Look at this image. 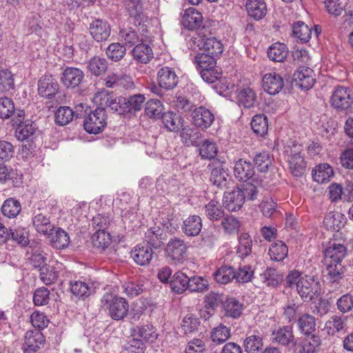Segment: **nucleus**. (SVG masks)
I'll return each instance as SVG.
<instances>
[{
    "label": "nucleus",
    "instance_id": "obj_1",
    "mask_svg": "<svg viewBox=\"0 0 353 353\" xmlns=\"http://www.w3.org/2000/svg\"><path fill=\"white\" fill-rule=\"evenodd\" d=\"M285 281L290 288L296 286L297 292L304 301H312L320 291V283L317 279L310 275H303L296 270L288 273Z\"/></svg>",
    "mask_w": 353,
    "mask_h": 353
},
{
    "label": "nucleus",
    "instance_id": "obj_2",
    "mask_svg": "<svg viewBox=\"0 0 353 353\" xmlns=\"http://www.w3.org/2000/svg\"><path fill=\"white\" fill-rule=\"evenodd\" d=\"M101 305L108 311L110 316L115 321L123 319L129 310L127 300L112 293L104 294L101 300Z\"/></svg>",
    "mask_w": 353,
    "mask_h": 353
},
{
    "label": "nucleus",
    "instance_id": "obj_3",
    "mask_svg": "<svg viewBox=\"0 0 353 353\" xmlns=\"http://www.w3.org/2000/svg\"><path fill=\"white\" fill-rule=\"evenodd\" d=\"M23 249L25 250V265L27 269H41L46 265V258L41 250V241L38 239L28 240L26 243L23 240Z\"/></svg>",
    "mask_w": 353,
    "mask_h": 353
},
{
    "label": "nucleus",
    "instance_id": "obj_4",
    "mask_svg": "<svg viewBox=\"0 0 353 353\" xmlns=\"http://www.w3.org/2000/svg\"><path fill=\"white\" fill-rule=\"evenodd\" d=\"M190 46L194 49L203 50V52L216 57L223 51V45L220 40L215 37H208L200 33L192 37Z\"/></svg>",
    "mask_w": 353,
    "mask_h": 353
},
{
    "label": "nucleus",
    "instance_id": "obj_5",
    "mask_svg": "<svg viewBox=\"0 0 353 353\" xmlns=\"http://www.w3.org/2000/svg\"><path fill=\"white\" fill-rule=\"evenodd\" d=\"M300 145L294 144L292 148L288 146L285 153L289 165V169L294 176H302L306 169V162Z\"/></svg>",
    "mask_w": 353,
    "mask_h": 353
},
{
    "label": "nucleus",
    "instance_id": "obj_6",
    "mask_svg": "<svg viewBox=\"0 0 353 353\" xmlns=\"http://www.w3.org/2000/svg\"><path fill=\"white\" fill-rule=\"evenodd\" d=\"M106 114L103 108H97L91 112L84 121V128L90 134H98L106 125Z\"/></svg>",
    "mask_w": 353,
    "mask_h": 353
},
{
    "label": "nucleus",
    "instance_id": "obj_7",
    "mask_svg": "<svg viewBox=\"0 0 353 353\" xmlns=\"http://www.w3.org/2000/svg\"><path fill=\"white\" fill-rule=\"evenodd\" d=\"M331 105L338 111H344L351 108L353 99L350 90L344 86H337L330 98Z\"/></svg>",
    "mask_w": 353,
    "mask_h": 353
},
{
    "label": "nucleus",
    "instance_id": "obj_8",
    "mask_svg": "<svg viewBox=\"0 0 353 353\" xmlns=\"http://www.w3.org/2000/svg\"><path fill=\"white\" fill-rule=\"evenodd\" d=\"M165 252L166 256L170 260L182 261L187 256L188 245L179 238H172L167 243Z\"/></svg>",
    "mask_w": 353,
    "mask_h": 353
},
{
    "label": "nucleus",
    "instance_id": "obj_9",
    "mask_svg": "<svg viewBox=\"0 0 353 353\" xmlns=\"http://www.w3.org/2000/svg\"><path fill=\"white\" fill-rule=\"evenodd\" d=\"M146 0H123L125 11L134 19L135 25L140 26L148 21L143 5Z\"/></svg>",
    "mask_w": 353,
    "mask_h": 353
},
{
    "label": "nucleus",
    "instance_id": "obj_10",
    "mask_svg": "<svg viewBox=\"0 0 353 353\" xmlns=\"http://www.w3.org/2000/svg\"><path fill=\"white\" fill-rule=\"evenodd\" d=\"M325 262L341 263L347 254L346 246L340 241H332L325 249Z\"/></svg>",
    "mask_w": 353,
    "mask_h": 353
},
{
    "label": "nucleus",
    "instance_id": "obj_11",
    "mask_svg": "<svg viewBox=\"0 0 353 353\" xmlns=\"http://www.w3.org/2000/svg\"><path fill=\"white\" fill-rule=\"evenodd\" d=\"M59 89L57 81L51 75H44L38 81V92L42 97L50 99L57 93Z\"/></svg>",
    "mask_w": 353,
    "mask_h": 353
},
{
    "label": "nucleus",
    "instance_id": "obj_12",
    "mask_svg": "<svg viewBox=\"0 0 353 353\" xmlns=\"http://www.w3.org/2000/svg\"><path fill=\"white\" fill-rule=\"evenodd\" d=\"M191 117L192 123L201 129L209 128L214 120L213 113L202 106L195 108L192 111Z\"/></svg>",
    "mask_w": 353,
    "mask_h": 353
},
{
    "label": "nucleus",
    "instance_id": "obj_13",
    "mask_svg": "<svg viewBox=\"0 0 353 353\" xmlns=\"http://www.w3.org/2000/svg\"><path fill=\"white\" fill-rule=\"evenodd\" d=\"M210 179L214 185L222 189L229 185L231 176L225 165L219 163L212 169Z\"/></svg>",
    "mask_w": 353,
    "mask_h": 353
},
{
    "label": "nucleus",
    "instance_id": "obj_14",
    "mask_svg": "<svg viewBox=\"0 0 353 353\" xmlns=\"http://www.w3.org/2000/svg\"><path fill=\"white\" fill-rule=\"evenodd\" d=\"M83 77L84 73L79 68L67 67L62 72L61 81L65 87L74 88L81 83Z\"/></svg>",
    "mask_w": 353,
    "mask_h": 353
},
{
    "label": "nucleus",
    "instance_id": "obj_15",
    "mask_svg": "<svg viewBox=\"0 0 353 353\" xmlns=\"http://www.w3.org/2000/svg\"><path fill=\"white\" fill-rule=\"evenodd\" d=\"M157 79L160 87L165 90L174 88L179 82V77L174 70L170 67L161 68L158 72Z\"/></svg>",
    "mask_w": 353,
    "mask_h": 353
},
{
    "label": "nucleus",
    "instance_id": "obj_16",
    "mask_svg": "<svg viewBox=\"0 0 353 353\" xmlns=\"http://www.w3.org/2000/svg\"><path fill=\"white\" fill-rule=\"evenodd\" d=\"M263 334L259 331H254L247 334L243 347L247 353H261L263 348Z\"/></svg>",
    "mask_w": 353,
    "mask_h": 353
},
{
    "label": "nucleus",
    "instance_id": "obj_17",
    "mask_svg": "<svg viewBox=\"0 0 353 353\" xmlns=\"http://www.w3.org/2000/svg\"><path fill=\"white\" fill-rule=\"evenodd\" d=\"M110 26L105 21L97 19L90 25V32L97 42L106 41L110 34Z\"/></svg>",
    "mask_w": 353,
    "mask_h": 353
},
{
    "label": "nucleus",
    "instance_id": "obj_18",
    "mask_svg": "<svg viewBox=\"0 0 353 353\" xmlns=\"http://www.w3.org/2000/svg\"><path fill=\"white\" fill-rule=\"evenodd\" d=\"M263 88L270 94H278L283 87L282 77L276 72L265 74L263 77Z\"/></svg>",
    "mask_w": 353,
    "mask_h": 353
},
{
    "label": "nucleus",
    "instance_id": "obj_19",
    "mask_svg": "<svg viewBox=\"0 0 353 353\" xmlns=\"http://www.w3.org/2000/svg\"><path fill=\"white\" fill-rule=\"evenodd\" d=\"M153 250L148 245L139 244L131 252L134 261L139 265H148L153 258Z\"/></svg>",
    "mask_w": 353,
    "mask_h": 353
},
{
    "label": "nucleus",
    "instance_id": "obj_20",
    "mask_svg": "<svg viewBox=\"0 0 353 353\" xmlns=\"http://www.w3.org/2000/svg\"><path fill=\"white\" fill-rule=\"evenodd\" d=\"M97 288V283L90 280L74 281L70 283L71 292L79 297H88L93 294Z\"/></svg>",
    "mask_w": 353,
    "mask_h": 353
},
{
    "label": "nucleus",
    "instance_id": "obj_21",
    "mask_svg": "<svg viewBox=\"0 0 353 353\" xmlns=\"http://www.w3.org/2000/svg\"><path fill=\"white\" fill-rule=\"evenodd\" d=\"M223 203L229 211H236L243 206L244 197L242 192L236 188L224 194Z\"/></svg>",
    "mask_w": 353,
    "mask_h": 353
},
{
    "label": "nucleus",
    "instance_id": "obj_22",
    "mask_svg": "<svg viewBox=\"0 0 353 353\" xmlns=\"http://www.w3.org/2000/svg\"><path fill=\"white\" fill-rule=\"evenodd\" d=\"M105 85L112 88L122 87L128 90L134 88V83L130 76L123 74L113 73L107 77Z\"/></svg>",
    "mask_w": 353,
    "mask_h": 353
},
{
    "label": "nucleus",
    "instance_id": "obj_23",
    "mask_svg": "<svg viewBox=\"0 0 353 353\" xmlns=\"http://www.w3.org/2000/svg\"><path fill=\"white\" fill-rule=\"evenodd\" d=\"M202 14L194 8H187L182 17L183 26L188 30L199 28L202 24Z\"/></svg>",
    "mask_w": 353,
    "mask_h": 353
},
{
    "label": "nucleus",
    "instance_id": "obj_24",
    "mask_svg": "<svg viewBox=\"0 0 353 353\" xmlns=\"http://www.w3.org/2000/svg\"><path fill=\"white\" fill-rule=\"evenodd\" d=\"M293 77L294 79L300 84V86L306 90L311 88L314 83L313 70L309 67H299L294 73Z\"/></svg>",
    "mask_w": 353,
    "mask_h": 353
},
{
    "label": "nucleus",
    "instance_id": "obj_25",
    "mask_svg": "<svg viewBox=\"0 0 353 353\" xmlns=\"http://www.w3.org/2000/svg\"><path fill=\"white\" fill-rule=\"evenodd\" d=\"M326 265L325 278L332 283H339L344 276V267L341 263L325 262Z\"/></svg>",
    "mask_w": 353,
    "mask_h": 353
},
{
    "label": "nucleus",
    "instance_id": "obj_26",
    "mask_svg": "<svg viewBox=\"0 0 353 353\" xmlns=\"http://www.w3.org/2000/svg\"><path fill=\"white\" fill-rule=\"evenodd\" d=\"M272 340L274 342L282 345L294 344L292 327L286 325L274 330L272 332Z\"/></svg>",
    "mask_w": 353,
    "mask_h": 353
},
{
    "label": "nucleus",
    "instance_id": "obj_27",
    "mask_svg": "<svg viewBox=\"0 0 353 353\" xmlns=\"http://www.w3.org/2000/svg\"><path fill=\"white\" fill-rule=\"evenodd\" d=\"M234 173L235 176L239 181H246L251 179L254 174V170L252 163L243 159H239L236 162L234 168Z\"/></svg>",
    "mask_w": 353,
    "mask_h": 353
},
{
    "label": "nucleus",
    "instance_id": "obj_28",
    "mask_svg": "<svg viewBox=\"0 0 353 353\" xmlns=\"http://www.w3.org/2000/svg\"><path fill=\"white\" fill-rule=\"evenodd\" d=\"M202 220L198 215H191L184 220L183 232L189 236H197L202 229Z\"/></svg>",
    "mask_w": 353,
    "mask_h": 353
},
{
    "label": "nucleus",
    "instance_id": "obj_29",
    "mask_svg": "<svg viewBox=\"0 0 353 353\" xmlns=\"http://www.w3.org/2000/svg\"><path fill=\"white\" fill-rule=\"evenodd\" d=\"M245 7L248 15L256 20L263 18L267 12L266 4L263 0H248Z\"/></svg>",
    "mask_w": 353,
    "mask_h": 353
},
{
    "label": "nucleus",
    "instance_id": "obj_30",
    "mask_svg": "<svg viewBox=\"0 0 353 353\" xmlns=\"http://www.w3.org/2000/svg\"><path fill=\"white\" fill-rule=\"evenodd\" d=\"M43 341V335L39 330H35L27 332L25 336V343L27 348L25 349L24 353H27L28 351H37Z\"/></svg>",
    "mask_w": 353,
    "mask_h": 353
},
{
    "label": "nucleus",
    "instance_id": "obj_31",
    "mask_svg": "<svg viewBox=\"0 0 353 353\" xmlns=\"http://www.w3.org/2000/svg\"><path fill=\"white\" fill-rule=\"evenodd\" d=\"M165 233L159 226L150 228L145 234V240L154 248H160L163 244Z\"/></svg>",
    "mask_w": 353,
    "mask_h": 353
},
{
    "label": "nucleus",
    "instance_id": "obj_32",
    "mask_svg": "<svg viewBox=\"0 0 353 353\" xmlns=\"http://www.w3.org/2000/svg\"><path fill=\"white\" fill-rule=\"evenodd\" d=\"M189 277L183 272L178 271L174 274L170 281L172 290L182 294L188 289Z\"/></svg>",
    "mask_w": 353,
    "mask_h": 353
},
{
    "label": "nucleus",
    "instance_id": "obj_33",
    "mask_svg": "<svg viewBox=\"0 0 353 353\" xmlns=\"http://www.w3.org/2000/svg\"><path fill=\"white\" fill-rule=\"evenodd\" d=\"M334 176L332 168L327 163H322L316 166L312 172V176L315 181L323 183L329 181Z\"/></svg>",
    "mask_w": 353,
    "mask_h": 353
},
{
    "label": "nucleus",
    "instance_id": "obj_34",
    "mask_svg": "<svg viewBox=\"0 0 353 353\" xmlns=\"http://www.w3.org/2000/svg\"><path fill=\"white\" fill-rule=\"evenodd\" d=\"M36 130L37 125L34 122L26 121L23 123V153L26 152V150H27V156L29 154H32L34 151L35 145L32 140L29 141L28 139L34 134Z\"/></svg>",
    "mask_w": 353,
    "mask_h": 353
},
{
    "label": "nucleus",
    "instance_id": "obj_35",
    "mask_svg": "<svg viewBox=\"0 0 353 353\" xmlns=\"http://www.w3.org/2000/svg\"><path fill=\"white\" fill-rule=\"evenodd\" d=\"M214 280L221 284H227L235 278V271L232 266L223 265L213 273Z\"/></svg>",
    "mask_w": 353,
    "mask_h": 353
},
{
    "label": "nucleus",
    "instance_id": "obj_36",
    "mask_svg": "<svg viewBox=\"0 0 353 353\" xmlns=\"http://www.w3.org/2000/svg\"><path fill=\"white\" fill-rule=\"evenodd\" d=\"M49 234H50V244L53 248L62 250L69 245V235L61 228H59L54 232H49Z\"/></svg>",
    "mask_w": 353,
    "mask_h": 353
},
{
    "label": "nucleus",
    "instance_id": "obj_37",
    "mask_svg": "<svg viewBox=\"0 0 353 353\" xmlns=\"http://www.w3.org/2000/svg\"><path fill=\"white\" fill-rule=\"evenodd\" d=\"M163 123L166 128L171 132L179 131L183 125V119L173 112H165L162 116Z\"/></svg>",
    "mask_w": 353,
    "mask_h": 353
},
{
    "label": "nucleus",
    "instance_id": "obj_38",
    "mask_svg": "<svg viewBox=\"0 0 353 353\" xmlns=\"http://www.w3.org/2000/svg\"><path fill=\"white\" fill-rule=\"evenodd\" d=\"M256 93L250 88H244L237 92V101L245 108L254 107L256 103Z\"/></svg>",
    "mask_w": 353,
    "mask_h": 353
},
{
    "label": "nucleus",
    "instance_id": "obj_39",
    "mask_svg": "<svg viewBox=\"0 0 353 353\" xmlns=\"http://www.w3.org/2000/svg\"><path fill=\"white\" fill-rule=\"evenodd\" d=\"M134 59L140 63H146L153 57V52L150 46L145 43H138L132 50Z\"/></svg>",
    "mask_w": 353,
    "mask_h": 353
},
{
    "label": "nucleus",
    "instance_id": "obj_40",
    "mask_svg": "<svg viewBox=\"0 0 353 353\" xmlns=\"http://www.w3.org/2000/svg\"><path fill=\"white\" fill-rule=\"evenodd\" d=\"M344 216L340 212H330L323 220V224L327 230H337L344 226Z\"/></svg>",
    "mask_w": 353,
    "mask_h": 353
},
{
    "label": "nucleus",
    "instance_id": "obj_41",
    "mask_svg": "<svg viewBox=\"0 0 353 353\" xmlns=\"http://www.w3.org/2000/svg\"><path fill=\"white\" fill-rule=\"evenodd\" d=\"M288 254V248L282 241H276L271 244L269 248V254L272 260L282 261Z\"/></svg>",
    "mask_w": 353,
    "mask_h": 353
},
{
    "label": "nucleus",
    "instance_id": "obj_42",
    "mask_svg": "<svg viewBox=\"0 0 353 353\" xmlns=\"http://www.w3.org/2000/svg\"><path fill=\"white\" fill-rule=\"evenodd\" d=\"M260 279L267 287L275 288L281 282L282 276L276 269L270 268L260 274Z\"/></svg>",
    "mask_w": 353,
    "mask_h": 353
},
{
    "label": "nucleus",
    "instance_id": "obj_43",
    "mask_svg": "<svg viewBox=\"0 0 353 353\" xmlns=\"http://www.w3.org/2000/svg\"><path fill=\"white\" fill-rule=\"evenodd\" d=\"M288 50L287 46L282 43H275L272 44L268 50V56L270 59L282 62L287 57Z\"/></svg>",
    "mask_w": 353,
    "mask_h": 353
},
{
    "label": "nucleus",
    "instance_id": "obj_44",
    "mask_svg": "<svg viewBox=\"0 0 353 353\" xmlns=\"http://www.w3.org/2000/svg\"><path fill=\"white\" fill-rule=\"evenodd\" d=\"M221 226L225 233L231 234L237 233L241 226L239 220L232 214H224L220 219Z\"/></svg>",
    "mask_w": 353,
    "mask_h": 353
},
{
    "label": "nucleus",
    "instance_id": "obj_45",
    "mask_svg": "<svg viewBox=\"0 0 353 353\" xmlns=\"http://www.w3.org/2000/svg\"><path fill=\"white\" fill-rule=\"evenodd\" d=\"M293 35L302 43L310 41L312 35V29L303 21H297L292 26Z\"/></svg>",
    "mask_w": 353,
    "mask_h": 353
},
{
    "label": "nucleus",
    "instance_id": "obj_46",
    "mask_svg": "<svg viewBox=\"0 0 353 353\" xmlns=\"http://www.w3.org/2000/svg\"><path fill=\"white\" fill-rule=\"evenodd\" d=\"M199 154L203 159L211 160L217 154L216 143L212 140L206 139L199 145Z\"/></svg>",
    "mask_w": 353,
    "mask_h": 353
},
{
    "label": "nucleus",
    "instance_id": "obj_47",
    "mask_svg": "<svg viewBox=\"0 0 353 353\" xmlns=\"http://www.w3.org/2000/svg\"><path fill=\"white\" fill-rule=\"evenodd\" d=\"M32 223L36 230L41 234L48 235L53 230V226L51 225L49 218L41 213L34 216Z\"/></svg>",
    "mask_w": 353,
    "mask_h": 353
},
{
    "label": "nucleus",
    "instance_id": "obj_48",
    "mask_svg": "<svg viewBox=\"0 0 353 353\" xmlns=\"http://www.w3.org/2000/svg\"><path fill=\"white\" fill-rule=\"evenodd\" d=\"M205 214L210 221H218L220 220L224 214L221 205L218 201H210L205 206Z\"/></svg>",
    "mask_w": 353,
    "mask_h": 353
},
{
    "label": "nucleus",
    "instance_id": "obj_49",
    "mask_svg": "<svg viewBox=\"0 0 353 353\" xmlns=\"http://www.w3.org/2000/svg\"><path fill=\"white\" fill-rule=\"evenodd\" d=\"M73 117L74 112L70 107L61 106L55 112L54 121L57 125L63 126L71 122Z\"/></svg>",
    "mask_w": 353,
    "mask_h": 353
},
{
    "label": "nucleus",
    "instance_id": "obj_50",
    "mask_svg": "<svg viewBox=\"0 0 353 353\" xmlns=\"http://www.w3.org/2000/svg\"><path fill=\"white\" fill-rule=\"evenodd\" d=\"M92 243L94 247L105 250L111 243V238L109 233L103 230H98L91 237Z\"/></svg>",
    "mask_w": 353,
    "mask_h": 353
},
{
    "label": "nucleus",
    "instance_id": "obj_51",
    "mask_svg": "<svg viewBox=\"0 0 353 353\" xmlns=\"http://www.w3.org/2000/svg\"><path fill=\"white\" fill-rule=\"evenodd\" d=\"M87 68L92 74L99 76L106 71L108 63L104 58L94 57L88 61Z\"/></svg>",
    "mask_w": 353,
    "mask_h": 353
},
{
    "label": "nucleus",
    "instance_id": "obj_52",
    "mask_svg": "<svg viewBox=\"0 0 353 353\" xmlns=\"http://www.w3.org/2000/svg\"><path fill=\"white\" fill-rule=\"evenodd\" d=\"M345 321V317L334 315L326 322L325 328L329 334L334 335L344 329L346 324Z\"/></svg>",
    "mask_w": 353,
    "mask_h": 353
},
{
    "label": "nucleus",
    "instance_id": "obj_53",
    "mask_svg": "<svg viewBox=\"0 0 353 353\" xmlns=\"http://www.w3.org/2000/svg\"><path fill=\"white\" fill-rule=\"evenodd\" d=\"M21 210V203L19 201L12 198L6 200L1 207V211L3 215L8 218H14Z\"/></svg>",
    "mask_w": 353,
    "mask_h": 353
},
{
    "label": "nucleus",
    "instance_id": "obj_54",
    "mask_svg": "<svg viewBox=\"0 0 353 353\" xmlns=\"http://www.w3.org/2000/svg\"><path fill=\"white\" fill-rule=\"evenodd\" d=\"M194 63L200 70L213 68L216 64V57L205 52H200L195 56Z\"/></svg>",
    "mask_w": 353,
    "mask_h": 353
},
{
    "label": "nucleus",
    "instance_id": "obj_55",
    "mask_svg": "<svg viewBox=\"0 0 353 353\" xmlns=\"http://www.w3.org/2000/svg\"><path fill=\"white\" fill-rule=\"evenodd\" d=\"M119 38L128 47L137 45L141 41L139 34L132 28L121 30L119 32Z\"/></svg>",
    "mask_w": 353,
    "mask_h": 353
},
{
    "label": "nucleus",
    "instance_id": "obj_56",
    "mask_svg": "<svg viewBox=\"0 0 353 353\" xmlns=\"http://www.w3.org/2000/svg\"><path fill=\"white\" fill-rule=\"evenodd\" d=\"M251 127L256 134L265 135L268 129L267 117L264 114L255 115L251 121Z\"/></svg>",
    "mask_w": 353,
    "mask_h": 353
},
{
    "label": "nucleus",
    "instance_id": "obj_57",
    "mask_svg": "<svg viewBox=\"0 0 353 353\" xmlns=\"http://www.w3.org/2000/svg\"><path fill=\"white\" fill-rule=\"evenodd\" d=\"M230 329L227 326L220 324L214 327L211 332V339L214 343L221 344L230 337Z\"/></svg>",
    "mask_w": 353,
    "mask_h": 353
},
{
    "label": "nucleus",
    "instance_id": "obj_58",
    "mask_svg": "<svg viewBox=\"0 0 353 353\" xmlns=\"http://www.w3.org/2000/svg\"><path fill=\"white\" fill-rule=\"evenodd\" d=\"M298 325L301 332L310 335L315 330V319L310 314H305L299 319Z\"/></svg>",
    "mask_w": 353,
    "mask_h": 353
},
{
    "label": "nucleus",
    "instance_id": "obj_59",
    "mask_svg": "<svg viewBox=\"0 0 353 353\" xmlns=\"http://www.w3.org/2000/svg\"><path fill=\"white\" fill-rule=\"evenodd\" d=\"M163 110V106L159 100L151 99L145 104V114L150 118L159 119L162 117Z\"/></svg>",
    "mask_w": 353,
    "mask_h": 353
},
{
    "label": "nucleus",
    "instance_id": "obj_60",
    "mask_svg": "<svg viewBox=\"0 0 353 353\" xmlns=\"http://www.w3.org/2000/svg\"><path fill=\"white\" fill-rule=\"evenodd\" d=\"M209 283L206 279L200 276L189 278L188 289L190 292H204L208 290Z\"/></svg>",
    "mask_w": 353,
    "mask_h": 353
},
{
    "label": "nucleus",
    "instance_id": "obj_61",
    "mask_svg": "<svg viewBox=\"0 0 353 353\" xmlns=\"http://www.w3.org/2000/svg\"><path fill=\"white\" fill-rule=\"evenodd\" d=\"M57 268L54 266H43L39 269L40 271V279L46 285H50L54 283L59 276V272Z\"/></svg>",
    "mask_w": 353,
    "mask_h": 353
},
{
    "label": "nucleus",
    "instance_id": "obj_62",
    "mask_svg": "<svg viewBox=\"0 0 353 353\" xmlns=\"http://www.w3.org/2000/svg\"><path fill=\"white\" fill-rule=\"evenodd\" d=\"M126 52L125 47L120 43H112L108 46L105 53L107 57L114 61L121 60Z\"/></svg>",
    "mask_w": 353,
    "mask_h": 353
},
{
    "label": "nucleus",
    "instance_id": "obj_63",
    "mask_svg": "<svg viewBox=\"0 0 353 353\" xmlns=\"http://www.w3.org/2000/svg\"><path fill=\"white\" fill-rule=\"evenodd\" d=\"M224 310L227 316L235 319L241 314L243 305L233 298L228 299L224 305Z\"/></svg>",
    "mask_w": 353,
    "mask_h": 353
},
{
    "label": "nucleus",
    "instance_id": "obj_64",
    "mask_svg": "<svg viewBox=\"0 0 353 353\" xmlns=\"http://www.w3.org/2000/svg\"><path fill=\"white\" fill-rule=\"evenodd\" d=\"M254 163L260 172H267L272 165V159L267 152H262L256 154L254 159Z\"/></svg>",
    "mask_w": 353,
    "mask_h": 353
}]
</instances>
